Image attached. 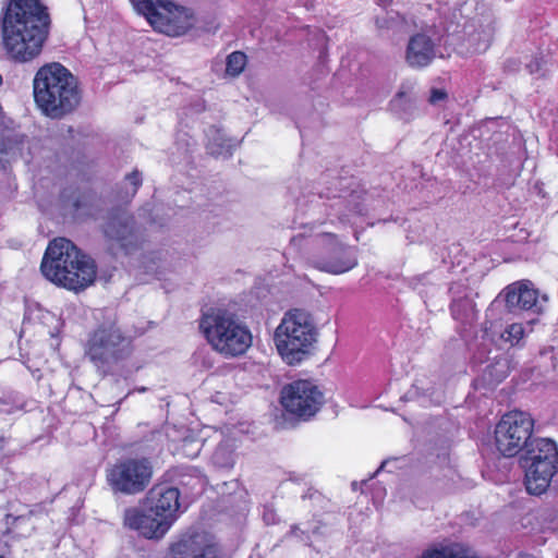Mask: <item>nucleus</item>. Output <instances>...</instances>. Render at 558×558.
<instances>
[{"instance_id": "f257e3e1", "label": "nucleus", "mask_w": 558, "mask_h": 558, "mask_svg": "<svg viewBox=\"0 0 558 558\" xmlns=\"http://www.w3.org/2000/svg\"><path fill=\"white\" fill-rule=\"evenodd\" d=\"M49 16L37 0H12L2 20L3 43L20 62L37 57L48 34Z\"/></svg>"}, {"instance_id": "f03ea898", "label": "nucleus", "mask_w": 558, "mask_h": 558, "mask_svg": "<svg viewBox=\"0 0 558 558\" xmlns=\"http://www.w3.org/2000/svg\"><path fill=\"white\" fill-rule=\"evenodd\" d=\"M180 492L168 484L153 486L144 500V509L128 508L124 525L148 539H160L179 517Z\"/></svg>"}, {"instance_id": "7ed1b4c3", "label": "nucleus", "mask_w": 558, "mask_h": 558, "mask_svg": "<svg viewBox=\"0 0 558 558\" xmlns=\"http://www.w3.org/2000/svg\"><path fill=\"white\" fill-rule=\"evenodd\" d=\"M40 269L49 281L73 291L86 289L96 278L94 260L65 238L49 243Z\"/></svg>"}, {"instance_id": "20e7f679", "label": "nucleus", "mask_w": 558, "mask_h": 558, "mask_svg": "<svg viewBox=\"0 0 558 558\" xmlns=\"http://www.w3.org/2000/svg\"><path fill=\"white\" fill-rule=\"evenodd\" d=\"M33 93L37 107L52 119L71 113L81 101L77 80L58 62L45 64L36 72Z\"/></svg>"}, {"instance_id": "39448f33", "label": "nucleus", "mask_w": 558, "mask_h": 558, "mask_svg": "<svg viewBox=\"0 0 558 558\" xmlns=\"http://www.w3.org/2000/svg\"><path fill=\"white\" fill-rule=\"evenodd\" d=\"M199 329L214 351L226 359L243 355L252 345L248 327L226 310H210L199 322Z\"/></svg>"}, {"instance_id": "423d86ee", "label": "nucleus", "mask_w": 558, "mask_h": 558, "mask_svg": "<svg viewBox=\"0 0 558 558\" xmlns=\"http://www.w3.org/2000/svg\"><path fill=\"white\" fill-rule=\"evenodd\" d=\"M134 351L133 339L118 324L113 314L104 319L88 333L85 355L98 368H109L126 359Z\"/></svg>"}, {"instance_id": "0eeeda50", "label": "nucleus", "mask_w": 558, "mask_h": 558, "mask_svg": "<svg viewBox=\"0 0 558 558\" xmlns=\"http://www.w3.org/2000/svg\"><path fill=\"white\" fill-rule=\"evenodd\" d=\"M316 336L311 315L302 310H291L276 328L274 340L281 357L288 364L295 365L307 356Z\"/></svg>"}, {"instance_id": "6e6552de", "label": "nucleus", "mask_w": 558, "mask_h": 558, "mask_svg": "<svg viewBox=\"0 0 558 558\" xmlns=\"http://www.w3.org/2000/svg\"><path fill=\"white\" fill-rule=\"evenodd\" d=\"M525 470V487L532 495H541L549 487L558 473V447L550 438L530 440L522 458Z\"/></svg>"}, {"instance_id": "1a4fd4ad", "label": "nucleus", "mask_w": 558, "mask_h": 558, "mask_svg": "<svg viewBox=\"0 0 558 558\" xmlns=\"http://www.w3.org/2000/svg\"><path fill=\"white\" fill-rule=\"evenodd\" d=\"M137 13L144 15L154 29L169 36H180L194 24L192 13L171 0H131Z\"/></svg>"}, {"instance_id": "9d476101", "label": "nucleus", "mask_w": 558, "mask_h": 558, "mask_svg": "<svg viewBox=\"0 0 558 558\" xmlns=\"http://www.w3.org/2000/svg\"><path fill=\"white\" fill-rule=\"evenodd\" d=\"M534 421L523 411H510L504 414L495 427V445L504 457H514L527 448L533 439Z\"/></svg>"}, {"instance_id": "9b49d317", "label": "nucleus", "mask_w": 558, "mask_h": 558, "mask_svg": "<svg viewBox=\"0 0 558 558\" xmlns=\"http://www.w3.org/2000/svg\"><path fill=\"white\" fill-rule=\"evenodd\" d=\"M153 477V465L146 458H128L107 471V482L116 493L136 495L145 490Z\"/></svg>"}, {"instance_id": "f8f14e48", "label": "nucleus", "mask_w": 558, "mask_h": 558, "mask_svg": "<svg viewBox=\"0 0 558 558\" xmlns=\"http://www.w3.org/2000/svg\"><path fill=\"white\" fill-rule=\"evenodd\" d=\"M280 402L289 414L307 421L319 411L325 397L316 384L299 379L282 388Z\"/></svg>"}, {"instance_id": "ddd939ff", "label": "nucleus", "mask_w": 558, "mask_h": 558, "mask_svg": "<svg viewBox=\"0 0 558 558\" xmlns=\"http://www.w3.org/2000/svg\"><path fill=\"white\" fill-rule=\"evenodd\" d=\"M104 233L111 250L130 254L140 245L141 238L134 218L125 210H118L109 216Z\"/></svg>"}, {"instance_id": "4468645a", "label": "nucleus", "mask_w": 558, "mask_h": 558, "mask_svg": "<svg viewBox=\"0 0 558 558\" xmlns=\"http://www.w3.org/2000/svg\"><path fill=\"white\" fill-rule=\"evenodd\" d=\"M323 240L328 243V254L315 256L312 264L315 268L340 275L353 269L357 265V258L354 251L340 243L336 235L327 233L323 235Z\"/></svg>"}, {"instance_id": "2eb2a0df", "label": "nucleus", "mask_w": 558, "mask_h": 558, "mask_svg": "<svg viewBox=\"0 0 558 558\" xmlns=\"http://www.w3.org/2000/svg\"><path fill=\"white\" fill-rule=\"evenodd\" d=\"M167 558H225L214 537L205 532L183 535L170 547Z\"/></svg>"}, {"instance_id": "dca6fc26", "label": "nucleus", "mask_w": 558, "mask_h": 558, "mask_svg": "<svg viewBox=\"0 0 558 558\" xmlns=\"http://www.w3.org/2000/svg\"><path fill=\"white\" fill-rule=\"evenodd\" d=\"M441 36L433 26L426 27L410 37L405 60L412 68L427 66L438 53Z\"/></svg>"}, {"instance_id": "f3484780", "label": "nucleus", "mask_w": 558, "mask_h": 558, "mask_svg": "<svg viewBox=\"0 0 558 558\" xmlns=\"http://www.w3.org/2000/svg\"><path fill=\"white\" fill-rule=\"evenodd\" d=\"M548 300L546 294L538 298V291L534 289L529 280L519 281L508 286L505 290V302L510 311L513 310H535L541 312L543 303Z\"/></svg>"}, {"instance_id": "a211bd4d", "label": "nucleus", "mask_w": 558, "mask_h": 558, "mask_svg": "<svg viewBox=\"0 0 558 558\" xmlns=\"http://www.w3.org/2000/svg\"><path fill=\"white\" fill-rule=\"evenodd\" d=\"M493 25L489 16H474L463 25V34L474 52L485 51L493 37Z\"/></svg>"}, {"instance_id": "6ab92c4d", "label": "nucleus", "mask_w": 558, "mask_h": 558, "mask_svg": "<svg viewBox=\"0 0 558 558\" xmlns=\"http://www.w3.org/2000/svg\"><path fill=\"white\" fill-rule=\"evenodd\" d=\"M510 373V361L506 355L496 356L483 369L481 380L484 385L493 386L502 381Z\"/></svg>"}, {"instance_id": "aec40b11", "label": "nucleus", "mask_w": 558, "mask_h": 558, "mask_svg": "<svg viewBox=\"0 0 558 558\" xmlns=\"http://www.w3.org/2000/svg\"><path fill=\"white\" fill-rule=\"evenodd\" d=\"M24 137L19 135L0 137V167L17 160L22 156Z\"/></svg>"}, {"instance_id": "412c9836", "label": "nucleus", "mask_w": 558, "mask_h": 558, "mask_svg": "<svg viewBox=\"0 0 558 558\" xmlns=\"http://www.w3.org/2000/svg\"><path fill=\"white\" fill-rule=\"evenodd\" d=\"M5 524L10 526L8 527V533H12L17 537H25L29 535L34 529L31 515L13 517L8 514L5 518Z\"/></svg>"}, {"instance_id": "4be33fe9", "label": "nucleus", "mask_w": 558, "mask_h": 558, "mask_svg": "<svg viewBox=\"0 0 558 558\" xmlns=\"http://www.w3.org/2000/svg\"><path fill=\"white\" fill-rule=\"evenodd\" d=\"M391 110L397 113H410L413 108V96L410 92L400 90L390 101Z\"/></svg>"}, {"instance_id": "5701e85b", "label": "nucleus", "mask_w": 558, "mask_h": 558, "mask_svg": "<svg viewBox=\"0 0 558 558\" xmlns=\"http://www.w3.org/2000/svg\"><path fill=\"white\" fill-rule=\"evenodd\" d=\"M246 56L243 52L234 51L228 56L226 62V73L231 76H238L245 68Z\"/></svg>"}, {"instance_id": "b1692460", "label": "nucleus", "mask_w": 558, "mask_h": 558, "mask_svg": "<svg viewBox=\"0 0 558 558\" xmlns=\"http://www.w3.org/2000/svg\"><path fill=\"white\" fill-rule=\"evenodd\" d=\"M232 143L230 140H223L220 136L208 143V151L217 157H229L232 150Z\"/></svg>"}, {"instance_id": "393cba45", "label": "nucleus", "mask_w": 558, "mask_h": 558, "mask_svg": "<svg viewBox=\"0 0 558 558\" xmlns=\"http://www.w3.org/2000/svg\"><path fill=\"white\" fill-rule=\"evenodd\" d=\"M142 185V177L137 170L132 171L130 174L125 177L124 189H125V199H130L134 197L137 190Z\"/></svg>"}, {"instance_id": "a878e982", "label": "nucleus", "mask_w": 558, "mask_h": 558, "mask_svg": "<svg viewBox=\"0 0 558 558\" xmlns=\"http://www.w3.org/2000/svg\"><path fill=\"white\" fill-rule=\"evenodd\" d=\"M333 197H336V195ZM337 198L338 202L336 203V206L339 208L344 206L350 213H361V208L356 202V199L360 198V195L355 192H351L348 195H339Z\"/></svg>"}, {"instance_id": "bb28decb", "label": "nucleus", "mask_w": 558, "mask_h": 558, "mask_svg": "<svg viewBox=\"0 0 558 558\" xmlns=\"http://www.w3.org/2000/svg\"><path fill=\"white\" fill-rule=\"evenodd\" d=\"M523 326L521 324H511L501 333V338L511 344L518 343L523 337Z\"/></svg>"}, {"instance_id": "cd10ccee", "label": "nucleus", "mask_w": 558, "mask_h": 558, "mask_svg": "<svg viewBox=\"0 0 558 558\" xmlns=\"http://www.w3.org/2000/svg\"><path fill=\"white\" fill-rule=\"evenodd\" d=\"M214 462L220 466H231L232 464V458L229 451L227 449L219 447L214 456H213Z\"/></svg>"}, {"instance_id": "c85d7f7f", "label": "nucleus", "mask_w": 558, "mask_h": 558, "mask_svg": "<svg viewBox=\"0 0 558 558\" xmlns=\"http://www.w3.org/2000/svg\"><path fill=\"white\" fill-rule=\"evenodd\" d=\"M447 98V93L444 89L434 88L430 90L428 101L432 105H438Z\"/></svg>"}, {"instance_id": "c756f323", "label": "nucleus", "mask_w": 558, "mask_h": 558, "mask_svg": "<svg viewBox=\"0 0 558 558\" xmlns=\"http://www.w3.org/2000/svg\"><path fill=\"white\" fill-rule=\"evenodd\" d=\"M263 519L267 524H271L276 522V513L272 510L265 509L263 513Z\"/></svg>"}, {"instance_id": "7c9ffc66", "label": "nucleus", "mask_w": 558, "mask_h": 558, "mask_svg": "<svg viewBox=\"0 0 558 558\" xmlns=\"http://www.w3.org/2000/svg\"><path fill=\"white\" fill-rule=\"evenodd\" d=\"M80 206H81L80 201H76V202L74 203V207H75L76 209H78V208H80Z\"/></svg>"}, {"instance_id": "2f4dec72", "label": "nucleus", "mask_w": 558, "mask_h": 558, "mask_svg": "<svg viewBox=\"0 0 558 558\" xmlns=\"http://www.w3.org/2000/svg\"><path fill=\"white\" fill-rule=\"evenodd\" d=\"M341 216H342V217H347V216H348V214H347V213H341Z\"/></svg>"}, {"instance_id": "473e14b6", "label": "nucleus", "mask_w": 558, "mask_h": 558, "mask_svg": "<svg viewBox=\"0 0 558 558\" xmlns=\"http://www.w3.org/2000/svg\"><path fill=\"white\" fill-rule=\"evenodd\" d=\"M0 558H3V557L0 556Z\"/></svg>"}]
</instances>
